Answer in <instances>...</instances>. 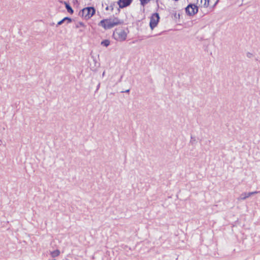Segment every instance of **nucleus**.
I'll list each match as a JSON object with an SVG mask.
<instances>
[{"label": "nucleus", "mask_w": 260, "mask_h": 260, "mask_svg": "<svg viewBox=\"0 0 260 260\" xmlns=\"http://www.w3.org/2000/svg\"><path fill=\"white\" fill-rule=\"evenodd\" d=\"M125 92L128 93L129 92V89H127L124 91Z\"/></svg>", "instance_id": "nucleus-15"}, {"label": "nucleus", "mask_w": 260, "mask_h": 260, "mask_svg": "<svg viewBox=\"0 0 260 260\" xmlns=\"http://www.w3.org/2000/svg\"><path fill=\"white\" fill-rule=\"evenodd\" d=\"M187 14L189 15H193L196 14L198 11V7L193 4H189L185 9Z\"/></svg>", "instance_id": "nucleus-5"}, {"label": "nucleus", "mask_w": 260, "mask_h": 260, "mask_svg": "<svg viewBox=\"0 0 260 260\" xmlns=\"http://www.w3.org/2000/svg\"><path fill=\"white\" fill-rule=\"evenodd\" d=\"M53 260H55V259H53Z\"/></svg>", "instance_id": "nucleus-18"}, {"label": "nucleus", "mask_w": 260, "mask_h": 260, "mask_svg": "<svg viewBox=\"0 0 260 260\" xmlns=\"http://www.w3.org/2000/svg\"><path fill=\"white\" fill-rule=\"evenodd\" d=\"M197 4L204 7H207L209 5V0H204V3L203 0H197Z\"/></svg>", "instance_id": "nucleus-8"}, {"label": "nucleus", "mask_w": 260, "mask_h": 260, "mask_svg": "<svg viewBox=\"0 0 260 260\" xmlns=\"http://www.w3.org/2000/svg\"><path fill=\"white\" fill-rule=\"evenodd\" d=\"M105 75V71H104L102 74V76L104 77Z\"/></svg>", "instance_id": "nucleus-16"}, {"label": "nucleus", "mask_w": 260, "mask_h": 260, "mask_svg": "<svg viewBox=\"0 0 260 260\" xmlns=\"http://www.w3.org/2000/svg\"><path fill=\"white\" fill-rule=\"evenodd\" d=\"M159 16L158 13H154L152 15L150 21V27L151 29L155 27L159 21Z\"/></svg>", "instance_id": "nucleus-4"}, {"label": "nucleus", "mask_w": 260, "mask_h": 260, "mask_svg": "<svg viewBox=\"0 0 260 260\" xmlns=\"http://www.w3.org/2000/svg\"><path fill=\"white\" fill-rule=\"evenodd\" d=\"M101 45L105 47H108L110 45V41L108 40H105L101 42Z\"/></svg>", "instance_id": "nucleus-12"}, {"label": "nucleus", "mask_w": 260, "mask_h": 260, "mask_svg": "<svg viewBox=\"0 0 260 260\" xmlns=\"http://www.w3.org/2000/svg\"><path fill=\"white\" fill-rule=\"evenodd\" d=\"M132 0H119L117 2L119 8H123L129 6Z\"/></svg>", "instance_id": "nucleus-7"}, {"label": "nucleus", "mask_w": 260, "mask_h": 260, "mask_svg": "<svg viewBox=\"0 0 260 260\" xmlns=\"http://www.w3.org/2000/svg\"><path fill=\"white\" fill-rule=\"evenodd\" d=\"M140 2V4L143 7L145 6L146 4H147L150 0H139Z\"/></svg>", "instance_id": "nucleus-13"}, {"label": "nucleus", "mask_w": 260, "mask_h": 260, "mask_svg": "<svg viewBox=\"0 0 260 260\" xmlns=\"http://www.w3.org/2000/svg\"><path fill=\"white\" fill-rule=\"evenodd\" d=\"M156 2H157L158 0H156Z\"/></svg>", "instance_id": "nucleus-17"}, {"label": "nucleus", "mask_w": 260, "mask_h": 260, "mask_svg": "<svg viewBox=\"0 0 260 260\" xmlns=\"http://www.w3.org/2000/svg\"><path fill=\"white\" fill-rule=\"evenodd\" d=\"M60 253V251L59 250L57 249V250H55L54 251L51 252L50 254L52 257H57L58 255H59Z\"/></svg>", "instance_id": "nucleus-10"}, {"label": "nucleus", "mask_w": 260, "mask_h": 260, "mask_svg": "<svg viewBox=\"0 0 260 260\" xmlns=\"http://www.w3.org/2000/svg\"><path fill=\"white\" fill-rule=\"evenodd\" d=\"M65 4H66V8L68 12L71 14L73 13L74 11H73V10L72 9V8H71V7L67 3H65Z\"/></svg>", "instance_id": "nucleus-11"}, {"label": "nucleus", "mask_w": 260, "mask_h": 260, "mask_svg": "<svg viewBox=\"0 0 260 260\" xmlns=\"http://www.w3.org/2000/svg\"><path fill=\"white\" fill-rule=\"evenodd\" d=\"M127 29L118 28L114 31L113 36L115 40L121 42L125 40L127 37Z\"/></svg>", "instance_id": "nucleus-2"}, {"label": "nucleus", "mask_w": 260, "mask_h": 260, "mask_svg": "<svg viewBox=\"0 0 260 260\" xmlns=\"http://www.w3.org/2000/svg\"><path fill=\"white\" fill-rule=\"evenodd\" d=\"M72 19L71 18L69 17H64L63 19H62L61 20L59 21L57 24L56 26H58V25H60L63 23L64 22H67V24H68L70 22H71Z\"/></svg>", "instance_id": "nucleus-9"}, {"label": "nucleus", "mask_w": 260, "mask_h": 260, "mask_svg": "<svg viewBox=\"0 0 260 260\" xmlns=\"http://www.w3.org/2000/svg\"><path fill=\"white\" fill-rule=\"evenodd\" d=\"M251 54L250 53H248L247 54V56H248V57H250V56H251Z\"/></svg>", "instance_id": "nucleus-14"}, {"label": "nucleus", "mask_w": 260, "mask_h": 260, "mask_svg": "<svg viewBox=\"0 0 260 260\" xmlns=\"http://www.w3.org/2000/svg\"><path fill=\"white\" fill-rule=\"evenodd\" d=\"M258 192V191H256L249 192H243L240 194V196L238 198L237 200L238 201L245 200L251 196L256 194Z\"/></svg>", "instance_id": "nucleus-6"}, {"label": "nucleus", "mask_w": 260, "mask_h": 260, "mask_svg": "<svg viewBox=\"0 0 260 260\" xmlns=\"http://www.w3.org/2000/svg\"><path fill=\"white\" fill-rule=\"evenodd\" d=\"M95 10L93 7H86L82 9L80 15L85 19L91 18L95 13Z\"/></svg>", "instance_id": "nucleus-3"}, {"label": "nucleus", "mask_w": 260, "mask_h": 260, "mask_svg": "<svg viewBox=\"0 0 260 260\" xmlns=\"http://www.w3.org/2000/svg\"><path fill=\"white\" fill-rule=\"evenodd\" d=\"M123 21L116 17L110 18L102 20L99 23V25L102 26L105 29H110L115 25L121 24Z\"/></svg>", "instance_id": "nucleus-1"}]
</instances>
